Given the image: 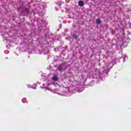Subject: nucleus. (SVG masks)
<instances>
[{
	"label": "nucleus",
	"instance_id": "nucleus-5",
	"mask_svg": "<svg viewBox=\"0 0 131 131\" xmlns=\"http://www.w3.org/2000/svg\"><path fill=\"white\" fill-rule=\"evenodd\" d=\"M26 11L27 14H28V13H29V9L28 8H26Z\"/></svg>",
	"mask_w": 131,
	"mask_h": 131
},
{
	"label": "nucleus",
	"instance_id": "nucleus-2",
	"mask_svg": "<svg viewBox=\"0 0 131 131\" xmlns=\"http://www.w3.org/2000/svg\"><path fill=\"white\" fill-rule=\"evenodd\" d=\"M52 79L53 80H54V81H57L58 80V77H56V76H54L52 77Z\"/></svg>",
	"mask_w": 131,
	"mask_h": 131
},
{
	"label": "nucleus",
	"instance_id": "nucleus-6",
	"mask_svg": "<svg viewBox=\"0 0 131 131\" xmlns=\"http://www.w3.org/2000/svg\"><path fill=\"white\" fill-rule=\"evenodd\" d=\"M48 85H50V84H48Z\"/></svg>",
	"mask_w": 131,
	"mask_h": 131
},
{
	"label": "nucleus",
	"instance_id": "nucleus-3",
	"mask_svg": "<svg viewBox=\"0 0 131 131\" xmlns=\"http://www.w3.org/2000/svg\"><path fill=\"white\" fill-rule=\"evenodd\" d=\"M96 24H100L101 23V20L100 19H96Z\"/></svg>",
	"mask_w": 131,
	"mask_h": 131
},
{
	"label": "nucleus",
	"instance_id": "nucleus-4",
	"mask_svg": "<svg viewBox=\"0 0 131 131\" xmlns=\"http://www.w3.org/2000/svg\"><path fill=\"white\" fill-rule=\"evenodd\" d=\"M73 37H74V38H75V39H77V38H78V36L76 34H74V35H73Z\"/></svg>",
	"mask_w": 131,
	"mask_h": 131
},
{
	"label": "nucleus",
	"instance_id": "nucleus-1",
	"mask_svg": "<svg viewBox=\"0 0 131 131\" xmlns=\"http://www.w3.org/2000/svg\"><path fill=\"white\" fill-rule=\"evenodd\" d=\"M78 5L80 6V7H82L84 5V3H83V1H80L78 2Z\"/></svg>",
	"mask_w": 131,
	"mask_h": 131
}]
</instances>
